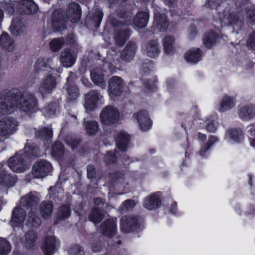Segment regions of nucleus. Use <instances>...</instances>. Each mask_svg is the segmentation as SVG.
Segmentation results:
<instances>
[{
	"mask_svg": "<svg viewBox=\"0 0 255 255\" xmlns=\"http://www.w3.org/2000/svg\"><path fill=\"white\" fill-rule=\"evenodd\" d=\"M37 100L28 92L22 93L17 88H12L0 93V114H11L18 109L21 113L31 115L35 112Z\"/></svg>",
	"mask_w": 255,
	"mask_h": 255,
	"instance_id": "obj_1",
	"label": "nucleus"
},
{
	"mask_svg": "<svg viewBox=\"0 0 255 255\" xmlns=\"http://www.w3.org/2000/svg\"><path fill=\"white\" fill-rule=\"evenodd\" d=\"M26 213L24 209L21 207H15L12 213L11 219L10 221V225L14 230L17 228L18 230L22 229V225L24 221L25 225L29 227H38L41 224L40 218L36 215L35 210H31L25 219Z\"/></svg>",
	"mask_w": 255,
	"mask_h": 255,
	"instance_id": "obj_2",
	"label": "nucleus"
},
{
	"mask_svg": "<svg viewBox=\"0 0 255 255\" xmlns=\"http://www.w3.org/2000/svg\"><path fill=\"white\" fill-rule=\"evenodd\" d=\"M243 13L244 11L238 8L226 9L223 13L219 14V20L222 25H230L234 28H241L243 24Z\"/></svg>",
	"mask_w": 255,
	"mask_h": 255,
	"instance_id": "obj_3",
	"label": "nucleus"
},
{
	"mask_svg": "<svg viewBox=\"0 0 255 255\" xmlns=\"http://www.w3.org/2000/svg\"><path fill=\"white\" fill-rule=\"evenodd\" d=\"M120 118L119 110L112 106H106L100 114V121L104 125H113L119 120Z\"/></svg>",
	"mask_w": 255,
	"mask_h": 255,
	"instance_id": "obj_4",
	"label": "nucleus"
},
{
	"mask_svg": "<svg viewBox=\"0 0 255 255\" xmlns=\"http://www.w3.org/2000/svg\"><path fill=\"white\" fill-rule=\"evenodd\" d=\"M22 154L23 151L20 150L9 159L8 165L13 171L21 173L27 169L28 166L25 161V158Z\"/></svg>",
	"mask_w": 255,
	"mask_h": 255,
	"instance_id": "obj_5",
	"label": "nucleus"
},
{
	"mask_svg": "<svg viewBox=\"0 0 255 255\" xmlns=\"http://www.w3.org/2000/svg\"><path fill=\"white\" fill-rule=\"evenodd\" d=\"M140 218L137 216H124L121 219V229L122 232L128 233L139 228Z\"/></svg>",
	"mask_w": 255,
	"mask_h": 255,
	"instance_id": "obj_6",
	"label": "nucleus"
},
{
	"mask_svg": "<svg viewBox=\"0 0 255 255\" xmlns=\"http://www.w3.org/2000/svg\"><path fill=\"white\" fill-rule=\"evenodd\" d=\"M51 163L46 160L35 162L32 168V174L35 178H43L52 170Z\"/></svg>",
	"mask_w": 255,
	"mask_h": 255,
	"instance_id": "obj_7",
	"label": "nucleus"
},
{
	"mask_svg": "<svg viewBox=\"0 0 255 255\" xmlns=\"http://www.w3.org/2000/svg\"><path fill=\"white\" fill-rule=\"evenodd\" d=\"M18 126L17 121L12 117H8L0 121V135L6 136L16 130Z\"/></svg>",
	"mask_w": 255,
	"mask_h": 255,
	"instance_id": "obj_8",
	"label": "nucleus"
},
{
	"mask_svg": "<svg viewBox=\"0 0 255 255\" xmlns=\"http://www.w3.org/2000/svg\"><path fill=\"white\" fill-rule=\"evenodd\" d=\"M56 82L55 77L51 74H48L44 77L40 84L39 92L44 96L45 94H50L56 87Z\"/></svg>",
	"mask_w": 255,
	"mask_h": 255,
	"instance_id": "obj_9",
	"label": "nucleus"
},
{
	"mask_svg": "<svg viewBox=\"0 0 255 255\" xmlns=\"http://www.w3.org/2000/svg\"><path fill=\"white\" fill-rule=\"evenodd\" d=\"M103 96L98 92L92 91L88 93L86 95L85 101V107L89 111L96 109L98 102L102 100Z\"/></svg>",
	"mask_w": 255,
	"mask_h": 255,
	"instance_id": "obj_10",
	"label": "nucleus"
},
{
	"mask_svg": "<svg viewBox=\"0 0 255 255\" xmlns=\"http://www.w3.org/2000/svg\"><path fill=\"white\" fill-rule=\"evenodd\" d=\"M108 87L111 97L118 96L123 91V82L120 77L113 76L109 81Z\"/></svg>",
	"mask_w": 255,
	"mask_h": 255,
	"instance_id": "obj_11",
	"label": "nucleus"
},
{
	"mask_svg": "<svg viewBox=\"0 0 255 255\" xmlns=\"http://www.w3.org/2000/svg\"><path fill=\"white\" fill-rule=\"evenodd\" d=\"M40 200V195L38 193L30 192L21 198L19 204L21 207L28 208L37 204Z\"/></svg>",
	"mask_w": 255,
	"mask_h": 255,
	"instance_id": "obj_12",
	"label": "nucleus"
},
{
	"mask_svg": "<svg viewBox=\"0 0 255 255\" xmlns=\"http://www.w3.org/2000/svg\"><path fill=\"white\" fill-rule=\"evenodd\" d=\"M116 231V223L113 219H107L101 225V232L103 235L108 237L111 238L114 236Z\"/></svg>",
	"mask_w": 255,
	"mask_h": 255,
	"instance_id": "obj_13",
	"label": "nucleus"
},
{
	"mask_svg": "<svg viewBox=\"0 0 255 255\" xmlns=\"http://www.w3.org/2000/svg\"><path fill=\"white\" fill-rule=\"evenodd\" d=\"M81 9L79 5L75 2H71L68 6L66 16L72 22H77L81 17Z\"/></svg>",
	"mask_w": 255,
	"mask_h": 255,
	"instance_id": "obj_14",
	"label": "nucleus"
},
{
	"mask_svg": "<svg viewBox=\"0 0 255 255\" xmlns=\"http://www.w3.org/2000/svg\"><path fill=\"white\" fill-rule=\"evenodd\" d=\"M133 118L137 121L142 130L145 131L150 128L151 123L146 112L139 111L134 114Z\"/></svg>",
	"mask_w": 255,
	"mask_h": 255,
	"instance_id": "obj_15",
	"label": "nucleus"
},
{
	"mask_svg": "<svg viewBox=\"0 0 255 255\" xmlns=\"http://www.w3.org/2000/svg\"><path fill=\"white\" fill-rule=\"evenodd\" d=\"M58 242L55 237L52 236H47L45 237L42 245L43 253L46 255H49L53 253Z\"/></svg>",
	"mask_w": 255,
	"mask_h": 255,
	"instance_id": "obj_16",
	"label": "nucleus"
},
{
	"mask_svg": "<svg viewBox=\"0 0 255 255\" xmlns=\"http://www.w3.org/2000/svg\"><path fill=\"white\" fill-rule=\"evenodd\" d=\"M76 56L68 49H64L60 53V60L63 66L70 67L75 63Z\"/></svg>",
	"mask_w": 255,
	"mask_h": 255,
	"instance_id": "obj_17",
	"label": "nucleus"
},
{
	"mask_svg": "<svg viewBox=\"0 0 255 255\" xmlns=\"http://www.w3.org/2000/svg\"><path fill=\"white\" fill-rule=\"evenodd\" d=\"M23 151V155L25 158H36L40 155V150L35 144L30 142H27Z\"/></svg>",
	"mask_w": 255,
	"mask_h": 255,
	"instance_id": "obj_18",
	"label": "nucleus"
},
{
	"mask_svg": "<svg viewBox=\"0 0 255 255\" xmlns=\"http://www.w3.org/2000/svg\"><path fill=\"white\" fill-rule=\"evenodd\" d=\"M161 205V201L156 193H152L147 197L144 201L143 207L149 210H155Z\"/></svg>",
	"mask_w": 255,
	"mask_h": 255,
	"instance_id": "obj_19",
	"label": "nucleus"
},
{
	"mask_svg": "<svg viewBox=\"0 0 255 255\" xmlns=\"http://www.w3.org/2000/svg\"><path fill=\"white\" fill-rule=\"evenodd\" d=\"M19 5L21 12L26 14L34 13L38 9L37 5L32 0H22Z\"/></svg>",
	"mask_w": 255,
	"mask_h": 255,
	"instance_id": "obj_20",
	"label": "nucleus"
},
{
	"mask_svg": "<svg viewBox=\"0 0 255 255\" xmlns=\"http://www.w3.org/2000/svg\"><path fill=\"white\" fill-rule=\"evenodd\" d=\"M17 178L15 176H11L7 173L0 164V184L1 185L12 186L16 182Z\"/></svg>",
	"mask_w": 255,
	"mask_h": 255,
	"instance_id": "obj_21",
	"label": "nucleus"
},
{
	"mask_svg": "<svg viewBox=\"0 0 255 255\" xmlns=\"http://www.w3.org/2000/svg\"><path fill=\"white\" fill-rule=\"evenodd\" d=\"M53 211V206L51 201H43L39 206V212L42 218L49 219Z\"/></svg>",
	"mask_w": 255,
	"mask_h": 255,
	"instance_id": "obj_22",
	"label": "nucleus"
},
{
	"mask_svg": "<svg viewBox=\"0 0 255 255\" xmlns=\"http://www.w3.org/2000/svg\"><path fill=\"white\" fill-rule=\"evenodd\" d=\"M153 23L159 31H165L168 25L165 14L157 12L154 14Z\"/></svg>",
	"mask_w": 255,
	"mask_h": 255,
	"instance_id": "obj_23",
	"label": "nucleus"
},
{
	"mask_svg": "<svg viewBox=\"0 0 255 255\" xmlns=\"http://www.w3.org/2000/svg\"><path fill=\"white\" fill-rule=\"evenodd\" d=\"M0 46L9 51H12L15 48L14 41L6 33H3L0 36Z\"/></svg>",
	"mask_w": 255,
	"mask_h": 255,
	"instance_id": "obj_24",
	"label": "nucleus"
},
{
	"mask_svg": "<svg viewBox=\"0 0 255 255\" xmlns=\"http://www.w3.org/2000/svg\"><path fill=\"white\" fill-rule=\"evenodd\" d=\"M201 56V51L199 48H193L185 54L184 57L187 62L196 63L200 60Z\"/></svg>",
	"mask_w": 255,
	"mask_h": 255,
	"instance_id": "obj_25",
	"label": "nucleus"
},
{
	"mask_svg": "<svg viewBox=\"0 0 255 255\" xmlns=\"http://www.w3.org/2000/svg\"><path fill=\"white\" fill-rule=\"evenodd\" d=\"M136 48L135 43L130 42L128 43L122 52V58L125 61H129L132 59L134 55Z\"/></svg>",
	"mask_w": 255,
	"mask_h": 255,
	"instance_id": "obj_26",
	"label": "nucleus"
},
{
	"mask_svg": "<svg viewBox=\"0 0 255 255\" xmlns=\"http://www.w3.org/2000/svg\"><path fill=\"white\" fill-rule=\"evenodd\" d=\"M130 136L125 131L119 133L117 140V147L121 151H126L129 142Z\"/></svg>",
	"mask_w": 255,
	"mask_h": 255,
	"instance_id": "obj_27",
	"label": "nucleus"
},
{
	"mask_svg": "<svg viewBox=\"0 0 255 255\" xmlns=\"http://www.w3.org/2000/svg\"><path fill=\"white\" fill-rule=\"evenodd\" d=\"M128 37L129 31L127 28L116 30L115 39L117 44L123 45Z\"/></svg>",
	"mask_w": 255,
	"mask_h": 255,
	"instance_id": "obj_28",
	"label": "nucleus"
},
{
	"mask_svg": "<svg viewBox=\"0 0 255 255\" xmlns=\"http://www.w3.org/2000/svg\"><path fill=\"white\" fill-rule=\"evenodd\" d=\"M162 43L165 52L168 55L173 54L175 52V41L171 36H166L163 38Z\"/></svg>",
	"mask_w": 255,
	"mask_h": 255,
	"instance_id": "obj_29",
	"label": "nucleus"
},
{
	"mask_svg": "<svg viewBox=\"0 0 255 255\" xmlns=\"http://www.w3.org/2000/svg\"><path fill=\"white\" fill-rule=\"evenodd\" d=\"M242 138V132L238 129H230L227 130L226 134V139L230 142H239Z\"/></svg>",
	"mask_w": 255,
	"mask_h": 255,
	"instance_id": "obj_30",
	"label": "nucleus"
},
{
	"mask_svg": "<svg viewBox=\"0 0 255 255\" xmlns=\"http://www.w3.org/2000/svg\"><path fill=\"white\" fill-rule=\"evenodd\" d=\"M91 79L98 86L104 88L106 86L105 80L102 71L101 70H93L91 73Z\"/></svg>",
	"mask_w": 255,
	"mask_h": 255,
	"instance_id": "obj_31",
	"label": "nucleus"
},
{
	"mask_svg": "<svg viewBox=\"0 0 255 255\" xmlns=\"http://www.w3.org/2000/svg\"><path fill=\"white\" fill-rule=\"evenodd\" d=\"M159 51V46L156 41L151 40L147 43L146 53L148 57L154 58L158 55Z\"/></svg>",
	"mask_w": 255,
	"mask_h": 255,
	"instance_id": "obj_32",
	"label": "nucleus"
},
{
	"mask_svg": "<svg viewBox=\"0 0 255 255\" xmlns=\"http://www.w3.org/2000/svg\"><path fill=\"white\" fill-rule=\"evenodd\" d=\"M148 20V14L146 12L137 13L133 19V23L136 26L142 28L146 26Z\"/></svg>",
	"mask_w": 255,
	"mask_h": 255,
	"instance_id": "obj_33",
	"label": "nucleus"
},
{
	"mask_svg": "<svg viewBox=\"0 0 255 255\" xmlns=\"http://www.w3.org/2000/svg\"><path fill=\"white\" fill-rule=\"evenodd\" d=\"M235 100L233 98L227 96L223 97L220 104L219 111L223 112L227 111L235 106Z\"/></svg>",
	"mask_w": 255,
	"mask_h": 255,
	"instance_id": "obj_34",
	"label": "nucleus"
},
{
	"mask_svg": "<svg viewBox=\"0 0 255 255\" xmlns=\"http://www.w3.org/2000/svg\"><path fill=\"white\" fill-rule=\"evenodd\" d=\"M218 38V35L214 31L206 33L203 37V44L207 48L211 47L214 45Z\"/></svg>",
	"mask_w": 255,
	"mask_h": 255,
	"instance_id": "obj_35",
	"label": "nucleus"
},
{
	"mask_svg": "<svg viewBox=\"0 0 255 255\" xmlns=\"http://www.w3.org/2000/svg\"><path fill=\"white\" fill-rule=\"evenodd\" d=\"M52 59L47 58L38 59L35 63V67L36 70L38 71H48L50 68Z\"/></svg>",
	"mask_w": 255,
	"mask_h": 255,
	"instance_id": "obj_36",
	"label": "nucleus"
},
{
	"mask_svg": "<svg viewBox=\"0 0 255 255\" xmlns=\"http://www.w3.org/2000/svg\"><path fill=\"white\" fill-rule=\"evenodd\" d=\"M254 116H255V107L252 106L243 107L239 112V116L243 119H249Z\"/></svg>",
	"mask_w": 255,
	"mask_h": 255,
	"instance_id": "obj_37",
	"label": "nucleus"
},
{
	"mask_svg": "<svg viewBox=\"0 0 255 255\" xmlns=\"http://www.w3.org/2000/svg\"><path fill=\"white\" fill-rule=\"evenodd\" d=\"M85 128L88 134L94 135L99 129L98 123L94 120L87 121L85 122Z\"/></svg>",
	"mask_w": 255,
	"mask_h": 255,
	"instance_id": "obj_38",
	"label": "nucleus"
},
{
	"mask_svg": "<svg viewBox=\"0 0 255 255\" xmlns=\"http://www.w3.org/2000/svg\"><path fill=\"white\" fill-rule=\"evenodd\" d=\"M64 43L62 38L53 39L49 43L50 49L53 52L58 51L63 47Z\"/></svg>",
	"mask_w": 255,
	"mask_h": 255,
	"instance_id": "obj_39",
	"label": "nucleus"
},
{
	"mask_svg": "<svg viewBox=\"0 0 255 255\" xmlns=\"http://www.w3.org/2000/svg\"><path fill=\"white\" fill-rule=\"evenodd\" d=\"M89 220L95 224L100 222L103 219V215L97 209L94 208L90 212Z\"/></svg>",
	"mask_w": 255,
	"mask_h": 255,
	"instance_id": "obj_40",
	"label": "nucleus"
},
{
	"mask_svg": "<svg viewBox=\"0 0 255 255\" xmlns=\"http://www.w3.org/2000/svg\"><path fill=\"white\" fill-rule=\"evenodd\" d=\"M10 29L14 35H17L22 31V26L19 19L15 18L12 20Z\"/></svg>",
	"mask_w": 255,
	"mask_h": 255,
	"instance_id": "obj_41",
	"label": "nucleus"
},
{
	"mask_svg": "<svg viewBox=\"0 0 255 255\" xmlns=\"http://www.w3.org/2000/svg\"><path fill=\"white\" fill-rule=\"evenodd\" d=\"M10 250L9 243L3 238H0V255H7Z\"/></svg>",
	"mask_w": 255,
	"mask_h": 255,
	"instance_id": "obj_42",
	"label": "nucleus"
},
{
	"mask_svg": "<svg viewBox=\"0 0 255 255\" xmlns=\"http://www.w3.org/2000/svg\"><path fill=\"white\" fill-rule=\"evenodd\" d=\"M64 151V147L61 142H56L52 146L51 154L55 157H59L62 155Z\"/></svg>",
	"mask_w": 255,
	"mask_h": 255,
	"instance_id": "obj_43",
	"label": "nucleus"
},
{
	"mask_svg": "<svg viewBox=\"0 0 255 255\" xmlns=\"http://www.w3.org/2000/svg\"><path fill=\"white\" fill-rule=\"evenodd\" d=\"M26 245L28 248H31L36 241L37 238L35 233L31 231L27 232L25 235Z\"/></svg>",
	"mask_w": 255,
	"mask_h": 255,
	"instance_id": "obj_44",
	"label": "nucleus"
},
{
	"mask_svg": "<svg viewBox=\"0 0 255 255\" xmlns=\"http://www.w3.org/2000/svg\"><path fill=\"white\" fill-rule=\"evenodd\" d=\"M36 135L43 139H48L51 137L52 131L49 128H42L36 132Z\"/></svg>",
	"mask_w": 255,
	"mask_h": 255,
	"instance_id": "obj_45",
	"label": "nucleus"
},
{
	"mask_svg": "<svg viewBox=\"0 0 255 255\" xmlns=\"http://www.w3.org/2000/svg\"><path fill=\"white\" fill-rule=\"evenodd\" d=\"M68 101L73 102L75 101L79 96L78 90L75 87H70L67 90Z\"/></svg>",
	"mask_w": 255,
	"mask_h": 255,
	"instance_id": "obj_46",
	"label": "nucleus"
},
{
	"mask_svg": "<svg viewBox=\"0 0 255 255\" xmlns=\"http://www.w3.org/2000/svg\"><path fill=\"white\" fill-rule=\"evenodd\" d=\"M0 9L7 11L9 14H12L14 12V3L13 2L11 1H9L8 2L5 1L0 2Z\"/></svg>",
	"mask_w": 255,
	"mask_h": 255,
	"instance_id": "obj_47",
	"label": "nucleus"
},
{
	"mask_svg": "<svg viewBox=\"0 0 255 255\" xmlns=\"http://www.w3.org/2000/svg\"><path fill=\"white\" fill-rule=\"evenodd\" d=\"M70 215V209L68 205H64L60 207L58 216L61 219H66Z\"/></svg>",
	"mask_w": 255,
	"mask_h": 255,
	"instance_id": "obj_48",
	"label": "nucleus"
},
{
	"mask_svg": "<svg viewBox=\"0 0 255 255\" xmlns=\"http://www.w3.org/2000/svg\"><path fill=\"white\" fill-rule=\"evenodd\" d=\"M218 140L217 138L215 136H211L209 139L207 145H205L201 147L200 151V154L202 156L204 155L205 152L211 146V145Z\"/></svg>",
	"mask_w": 255,
	"mask_h": 255,
	"instance_id": "obj_49",
	"label": "nucleus"
},
{
	"mask_svg": "<svg viewBox=\"0 0 255 255\" xmlns=\"http://www.w3.org/2000/svg\"><path fill=\"white\" fill-rule=\"evenodd\" d=\"M135 202L131 199H128L124 202L121 206V209L123 211L130 210L135 206Z\"/></svg>",
	"mask_w": 255,
	"mask_h": 255,
	"instance_id": "obj_50",
	"label": "nucleus"
},
{
	"mask_svg": "<svg viewBox=\"0 0 255 255\" xmlns=\"http://www.w3.org/2000/svg\"><path fill=\"white\" fill-rule=\"evenodd\" d=\"M70 255H84L83 248L79 246H75L69 251Z\"/></svg>",
	"mask_w": 255,
	"mask_h": 255,
	"instance_id": "obj_51",
	"label": "nucleus"
},
{
	"mask_svg": "<svg viewBox=\"0 0 255 255\" xmlns=\"http://www.w3.org/2000/svg\"><path fill=\"white\" fill-rule=\"evenodd\" d=\"M246 13L249 22L252 25L255 24V10L253 8L249 9Z\"/></svg>",
	"mask_w": 255,
	"mask_h": 255,
	"instance_id": "obj_52",
	"label": "nucleus"
},
{
	"mask_svg": "<svg viewBox=\"0 0 255 255\" xmlns=\"http://www.w3.org/2000/svg\"><path fill=\"white\" fill-rule=\"evenodd\" d=\"M59 109V106L58 103H54L51 104L48 106L47 107V114L49 115H54L57 111H58Z\"/></svg>",
	"mask_w": 255,
	"mask_h": 255,
	"instance_id": "obj_53",
	"label": "nucleus"
},
{
	"mask_svg": "<svg viewBox=\"0 0 255 255\" xmlns=\"http://www.w3.org/2000/svg\"><path fill=\"white\" fill-rule=\"evenodd\" d=\"M222 2V0H207L206 5L212 8H216Z\"/></svg>",
	"mask_w": 255,
	"mask_h": 255,
	"instance_id": "obj_54",
	"label": "nucleus"
},
{
	"mask_svg": "<svg viewBox=\"0 0 255 255\" xmlns=\"http://www.w3.org/2000/svg\"><path fill=\"white\" fill-rule=\"evenodd\" d=\"M247 45L252 47H255V31L250 35L247 41Z\"/></svg>",
	"mask_w": 255,
	"mask_h": 255,
	"instance_id": "obj_55",
	"label": "nucleus"
},
{
	"mask_svg": "<svg viewBox=\"0 0 255 255\" xmlns=\"http://www.w3.org/2000/svg\"><path fill=\"white\" fill-rule=\"evenodd\" d=\"M206 128L210 132H214L216 130V127L214 126L213 121L210 120L206 121Z\"/></svg>",
	"mask_w": 255,
	"mask_h": 255,
	"instance_id": "obj_56",
	"label": "nucleus"
},
{
	"mask_svg": "<svg viewBox=\"0 0 255 255\" xmlns=\"http://www.w3.org/2000/svg\"><path fill=\"white\" fill-rule=\"evenodd\" d=\"M106 160L108 163L115 162L116 160V153L113 154L111 152H108L107 156L106 157Z\"/></svg>",
	"mask_w": 255,
	"mask_h": 255,
	"instance_id": "obj_57",
	"label": "nucleus"
},
{
	"mask_svg": "<svg viewBox=\"0 0 255 255\" xmlns=\"http://www.w3.org/2000/svg\"><path fill=\"white\" fill-rule=\"evenodd\" d=\"M102 247L101 242H95L92 244V249L94 252H99Z\"/></svg>",
	"mask_w": 255,
	"mask_h": 255,
	"instance_id": "obj_58",
	"label": "nucleus"
},
{
	"mask_svg": "<svg viewBox=\"0 0 255 255\" xmlns=\"http://www.w3.org/2000/svg\"><path fill=\"white\" fill-rule=\"evenodd\" d=\"M80 140L79 139H74L69 138L67 139V143L70 145L73 149L76 147V146L80 143Z\"/></svg>",
	"mask_w": 255,
	"mask_h": 255,
	"instance_id": "obj_59",
	"label": "nucleus"
},
{
	"mask_svg": "<svg viewBox=\"0 0 255 255\" xmlns=\"http://www.w3.org/2000/svg\"><path fill=\"white\" fill-rule=\"evenodd\" d=\"M110 21L112 25L114 27H121L124 24L121 21H119L116 18L114 17H111L110 18Z\"/></svg>",
	"mask_w": 255,
	"mask_h": 255,
	"instance_id": "obj_60",
	"label": "nucleus"
},
{
	"mask_svg": "<svg viewBox=\"0 0 255 255\" xmlns=\"http://www.w3.org/2000/svg\"><path fill=\"white\" fill-rule=\"evenodd\" d=\"M94 175V168L93 166L89 165L87 167V176L89 178H92Z\"/></svg>",
	"mask_w": 255,
	"mask_h": 255,
	"instance_id": "obj_61",
	"label": "nucleus"
},
{
	"mask_svg": "<svg viewBox=\"0 0 255 255\" xmlns=\"http://www.w3.org/2000/svg\"><path fill=\"white\" fill-rule=\"evenodd\" d=\"M93 202L96 205H103L105 203V200L101 198H96L94 199Z\"/></svg>",
	"mask_w": 255,
	"mask_h": 255,
	"instance_id": "obj_62",
	"label": "nucleus"
},
{
	"mask_svg": "<svg viewBox=\"0 0 255 255\" xmlns=\"http://www.w3.org/2000/svg\"><path fill=\"white\" fill-rule=\"evenodd\" d=\"M249 131L252 136L255 137V124L250 127Z\"/></svg>",
	"mask_w": 255,
	"mask_h": 255,
	"instance_id": "obj_63",
	"label": "nucleus"
},
{
	"mask_svg": "<svg viewBox=\"0 0 255 255\" xmlns=\"http://www.w3.org/2000/svg\"><path fill=\"white\" fill-rule=\"evenodd\" d=\"M145 87L148 88L149 90H152L155 88V84L154 82L152 83H145Z\"/></svg>",
	"mask_w": 255,
	"mask_h": 255,
	"instance_id": "obj_64",
	"label": "nucleus"
}]
</instances>
